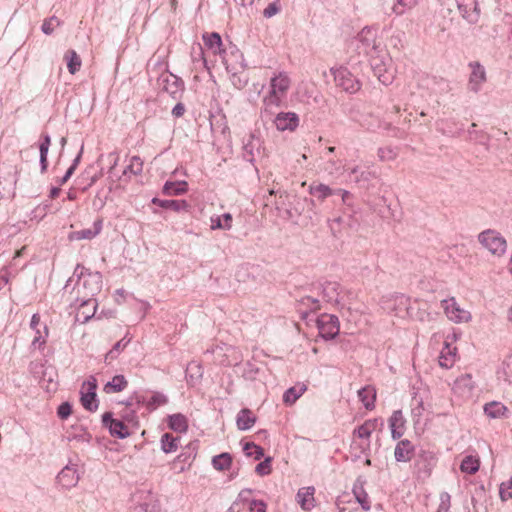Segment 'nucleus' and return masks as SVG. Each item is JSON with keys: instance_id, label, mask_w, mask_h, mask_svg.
<instances>
[{"instance_id": "1", "label": "nucleus", "mask_w": 512, "mask_h": 512, "mask_svg": "<svg viewBox=\"0 0 512 512\" xmlns=\"http://www.w3.org/2000/svg\"><path fill=\"white\" fill-rule=\"evenodd\" d=\"M291 86L289 76L284 72L275 74L269 83V88L263 98V111L272 114L275 108H279L287 97Z\"/></svg>"}, {"instance_id": "2", "label": "nucleus", "mask_w": 512, "mask_h": 512, "mask_svg": "<svg viewBox=\"0 0 512 512\" xmlns=\"http://www.w3.org/2000/svg\"><path fill=\"white\" fill-rule=\"evenodd\" d=\"M481 248L493 258L500 259L505 256L508 248L506 238L496 229H485L477 235Z\"/></svg>"}, {"instance_id": "3", "label": "nucleus", "mask_w": 512, "mask_h": 512, "mask_svg": "<svg viewBox=\"0 0 512 512\" xmlns=\"http://www.w3.org/2000/svg\"><path fill=\"white\" fill-rule=\"evenodd\" d=\"M441 307L446 317L456 324L468 323L472 319L471 312L464 309L454 297L442 300Z\"/></svg>"}, {"instance_id": "4", "label": "nucleus", "mask_w": 512, "mask_h": 512, "mask_svg": "<svg viewBox=\"0 0 512 512\" xmlns=\"http://www.w3.org/2000/svg\"><path fill=\"white\" fill-rule=\"evenodd\" d=\"M337 87L348 93H356L361 88L360 81L345 68H339L333 72Z\"/></svg>"}, {"instance_id": "5", "label": "nucleus", "mask_w": 512, "mask_h": 512, "mask_svg": "<svg viewBox=\"0 0 512 512\" xmlns=\"http://www.w3.org/2000/svg\"><path fill=\"white\" fill-rule=\"evenodd\" d=\"M319 334L325 339H332L339 333L338 318L332 314H321L317 319Z\"/></svg>"}, {"instance_id": "6", "label": "nucleus", "mask_w": 512, "mask_h": 512, "mask_svg": "<svg viewBox=\"0 0 512 512\" xmlns=\"http://www.w3.org/2000/svg\"><path fill=\"white\" fill-rule=\"evenodd\" d=\"M378 420L368 419L362 425L358 426L353 431L354 439H359V447L361 450H367L370 447V437L377 429Z\"/></svg>"}, {"instance_id": "7", "label": "nucleus", "mask_w": 512, "mask_h": 512, "mask_svg": "<svg viewBox=\"0 0 512 512\" xmlns=\"http://www.w3.org/2000/svg\"><path fill=\"white\" fill-rule=\"evenodd\" d=\"M437 458L431 453H423L415 463L417 477L427 479L432 474Z\"/></svg>"}, {"instance_id": "8", "label": "nucleus", "mask_w": 512, "mask_h": 512, "mask_svg": "<svg viewBox=\"0 0 512 512\" xmlns=\"http://www.w3.org/2000/svg\"><path fill=\"white\" fill-rule=\"evenodd\" d=\"M475 389V382L471 374L460 375L453 384V392L460 397H470Z\"/></svg>"}, {"instance_id": "9", "label": "nucleus", "mask_w": 512, "mask_h": 512, "mask_svg": "<svg viewBox=\"0 0 512 512\" xmlns=\"http://www.w3.org/2000/svg\"><path fill=\"white\" fill-rule=\"evenodd\" d=\"M274 123L279 131H294L299 125V118L294 112H282L276 116Z\"/></svg>"}, {"instance_id": "10", "label": "nucleus", "mask_w": 512, "mask_h": 512, "mask_svg": "<svg viewBox=\"0 0 512 512\" xmlns=\"http://www.w3.org/2000/svg\"><path fill=\"white\" fill-rule=\"evenodd\" d=\"M471 74L469 77L468 86L470 90L478 92L481 85L486 81V71L484 67L478 63H470Z\"/></svg>"}, {"instance_id": "11", "label": "nucleus", "mask_w": 512, "mask_h": 512, "mask_svg": "<svg viewBox=\"0 0 512 512\" xmlns=\"http://www.w3.org/2000/svg\"><path fill=\"white\" fill-rule=\"evenodd\" d=\"M458 9L462 16L470 22H476L480 9L476 0H456Z\"/></svg>"}, {"instance_id": "12", "label": "nucleus", "mask_w": 512, "mask_h": 512, "mask_svg": "<svg viewBox=\"0 0 512 512\" xmlns=\"http://www.w3.org/2000/svg\"><path fill=\"white\" fill-rule=\"evenodd\" d=\"M458 359L457 355V347H452L451 343L448 339L444 343V347L442 348L439 355V365L442 368L449 369L452 368Z\"/></svg>"}, {"instance_id": "13", "label": "nucleus", "mask_w": 512, "mask_h": 512, "mask_svg": "<svg viewBox=\"0 0 512 512\" xmlns=\"http://www.w3.org/2000/svg\"><path fill=\"white\" fill-rule=\"evenodd\" d=\"M101 230L102 219H98L94 222L92 228L82 229L79 231H73L69 233L68 239L70 241L91 240L95 238L98 234H100Z\"/></svg>"}, {"instance_id": "14", "label": "nucleus", "mask_w": 512, "mask_h": 512, "mask_svg": "<svg viewBox=\"0 0 512 512\" xmlns=\"http://www.w3.org/2000/svg\"><path fill=\"white\" fill-rule=\"evenodd\" d=\"M389 427L393 439L401 438L406 430V420L400 410H396L389 418Z\"/></svg>"}, {"instance_id": "15", "label": "nucleus", "mask_w": 512, "mask_h": 512, "mask_svg": "<svg viewBox=\"0 0 512 512\" xmlns=\"http://www.w3.org/2000/svg\"><path fill=\"white\" fill-rule=\"evenodd\" d=\"M314 494V487H303L298 490L296 500L303 510L310 511L315 507Z\"/></svg>"}, {"instance_id": "16", "label": "nucleus", "mask_w": 512, "mask_h": 512, "mask_svg": "<svg viewBox=\"0 0 512 512\" xmlns=\"http://www.w3.org/2000/svg\"><path fill=\"white\" fill-rule=\"evenodd\" d=\"M414 451V445L409 440L405 439L397 443L394 450V456L398 462H408L412 459Z\"/></svg>"}, {"instance_id": "17", "label": "nucleus", "mask_w": 512, "mask_h": 512, "mask_svg": "<svg viewBox=\"0 0 512 512\" xmlns=\"http://www.w3.org/2000/svg\"><path fill=\"white\" fill-rule=\"evenodd\" d=\"M205 46L214 54L218 55L224 52L221 36L216 33H204L202 36Z\"/></svg>"}, {"instance_id": "18", "label": "nucleus", "mask_w": 512, "mask_h": 512, "mask_svg": "<svg viewBox=\"0 0 512 512\" xmlns=\"http://www.w3.org/2000/svg\"><path fill=\"white\" fill-rule=\"evenodd\" d=\"M376 396V389L374 386L371 385H367L358 391V397L360 401L362 402L364 407L369 411L375 408Z\"/></svg>"}, {"instance_id": "19", "label": "nucleus", "mask_w": 512, "mask_h": 512, "mask_svg": "<svg viewBox=\"0 0 512 512\" xmlns=\"http://www.w3.org/2000/svg\"><path fill=\"white\" fill-rule=\"evenodd\" d=\"M484 413L492 419L507 417L508 408L501 402L491 401L483 407Z\"/></svg>"}, {"instance_id": "20", "label": "nucleus", "mask_w": 512, "mask_h": 512, "mask_svg": "<svg viewBox=\"0 0 512 512\" xmlns=\"http://www.w3.org/2000/svg\"><path fill=\"white\" fill-rule=\"evenodd\" d=\"M309 193L323 202L326 198L333 195L334 191L328 185L321 182H313L309 185Z\"/></svg>"}, {"instance_id": "21", "label": "nucleus", "mask_w": 512, "mask_h": 512, "mask_svg": "<svg viewBox=\"0 0 512 512\" xmlns=\"http://www.w3.org/2000/svg\"><path fill=\"white\" fill-rule=\"evenodd\" d=\"M167 424L175 432L185 433L188 430V420L181 413L169 415L167 417Z\"/></svg>"}, {"instance_id": "22", "label": "nucleus", "mask_w": 512, "mask_h": 512, "mask_svg": "<svg viewBox=\"0 0 512 512\" xmlns=\"http://www.w3.org/2000/svg\"><path fill=\"white\" fill-rule=\"evenodd\" d=\"M152 203L165 209H171L175 212H179L181 210L188 211L190 207L185 200H162L159 198H153Z\"/></svg>"}, {"instance_id": "23", "label": "nucleus", "mask_w": 512, "mask_h": 512, "mask_svg": "<svg viewBox=\"0 0 512 512\" xmlns=\"http://www.w3.org/2000/svg\"><path fill=\"white\" fill-rule=\"evenodd\" d=\"M128 386V381L123 375H116L111 381L107 382L103 391L106 394L118 393L123 391Z\"/></svg>"}, {"instance_id": "24", "label": "nucleus", "mask_w": 512, "mask_h": 512, "mask_svg": "<svg viewBox=\"0 0 512 512\" xmlns=\"http://www.w3.org/2000/svg\"><path fill=\"white\" fill-rule=\"evenodd\" d=\"M307 390V386L303 383H298L289 388L283 395V402L286 405H293Z\"/></svg>"}, {"instance_id": "25", "label": "nucleus", "mask_w": 512, "mask_h": 512, "mask_svg": "<svg viewBox=\"0 0 512 512\" xmlns=\"http://www.w3.org/2000/svg\"><path fill=\"white\" fill-rule=\"evenodd\" d=\"M256 422V416L249 409H242L236 419L237 427L240 430L250 429Z\"/></svg>"}, {"instance_id": "26", "label": "nucleus", "mask_w": 512, "mask_h": 512, "mask_svg": "<svg viewBox=\"0 0 512 512\" xmlns=\"http://www.w3.org/2000/svg\"><path fill=\"white\" fill-rule=\"evenodd\" d=\"M180 438L175 437L170 433H164L161 437V449L164 453H173L179 447Z\"/></svg>"}, {"instance_id": "27", "label": "nucleus", "mask_w": 512, "mask_h": 512, "mask_svg": "<svg viewBox=\"0 0 512 512\" xmlns=\"http://www.w3.org/2000/svg\"><path fill=\"white\" fill-rule=\"evenodd\" d=\"M188 190L186 181L166 182L163 187V193L168 196L181 195Z\"/></svg>"}, {"instance_id": "28", "label": "nucleus", "mask_w": 512, "mask_h": 512, "mask_svg": "<svg viewBox=\"0 0 512 512\" xmlns=\"http://www.w3.org/2000/svg\"><path fill=\"white\" fill-rule=\"evenodd\" d=\"M64 60L66 61L67 68L71 74H75L80 70L82 61L75 50H68L64 55Z\"/></svg>"}, {"instance_id": "29", "label": "nucleus", "mask_w": 512, "mask_h": 512, "mask_svg": "<svg viewBox=\"0 0 512 512\" xmlns=\"http://www.w3.org/2000/svg\"><path fill=\"white\" fill-rule=\"evenodd\" d=\"M479 467H480L479 458L476 456L469 455V456H466L462 460L461 465H460V470L463 473L475 474L479 470Z\"/></svg>"}, {"instance_id": "30", "label": "nucleus", "mask_w": 512, "mask_h": 512, "mask_svg": "<svg viewBox=\"0 0 512 512\" xmlns=\"http://www.w3.org/2000/svg\"><path fill=\"white\" fill-rule=\"evenodd\" d=\"M232 458L229 453L219 454L212 459V465L216 470L225 471L230 468Z\"/></svg>"}, {"instance_id": "31", "label": "nucleus", "mask_w": 512, "mask_h": 512, "mask_svg": "<svg viewBox=\"0 0 512 512\" xmlns=\"http://www.w3.org/2000/svg\"><path fill=\"white\" fill-rule=\"evenodd\" d=\"M40 323V315L34 314L31 318L30 327L36 331V336L33 340V343L40 342V345L45 344L46 337L48 336L49 330L46 326H44V336H42L41 332L37 329V326Z\"/></svg>"}, {"instance_id": "32", "label": "nucleus", "mask_w": 512, "mask_h": 512, "mask_svg": "<svg viewBox=\"0 0 512 512\" xmlns=\"http://www.w3.org/2000/svg\"><path fill=\"white\" fill-rule=\"evenodd\" d=\"M109 430L112 435L125 438L129 435L127 426L120 420L110 419Z\"/></svg>"}, {"instance_id": "33", "label": "nucleus", "mask_w": 512, "mask_h": 512, "mask_svg": "<svg viewBox=\"0 0 512 512\" xmlns=\"http://www.w3.org/2000/svg\"><path fill=\"white\" fill-rule=\"evenodd\" d=\"M50 145H51L50 137L48 135L43 136L42 141L39 146L40 162H41L42 170H45L48 165L47 155H48Z\"/></svg>"}, {"instance_id": "34", "label": "nucleus", "mask_w": 512, "mask_h": 512, "mask_svg": "<svg viewBox=\"0 0 512 512\" xmlns=\"http://www.w3.org/2000/svg\"><path fill=\"white\" fill-rule=\"evenodd\" d=\"M211 222L212 229H230L232 227V216L226 213L221 217L211 218Z\"/></svg>"}, {"instance_id": "35", "label": "nucleus", "mask_w": 512, "mask_h": 512, "mask_svg": "<svg viewBox=\"0 0 512 512\" xmlns=\"http://www.w3.org/2000/svg\"><path fill=\"white\" fill-rule=\"evenodd\" d=\"M96 302L95 300L93 299H89L87 301H85L81 307L79 308V314H82L83 316V319L85 321L89 320L91 317H93V315L95 314V311H96Z\"/></svg>"}, {"instance_id": "36", "label": "nucleus", "mask_w": 512, "mask_h": 512, "mask_svg": "<svg viewBox=\"0 0 512 512\" xmlns=\"http://www.w3.org/2000/svg\"><path fill=\"white\" fill-rule=\"evenodd\" d=\"M417 5V0H397L392 10L396 15H402L407 9H412Z\"/></svg>"}, {"instance_id": "37", "label": "nucleus", "mask_w": 512, "mask_h": 512, "mask_svg": "<svg viewBox=\"0 0 512 512\" xmlns=\"http://www.w3.org/2000/svg\"><path fill=\"white\" fill-rule=\"evenodd\" d=\"M97 380L95 377L90 376L83 382L81 387V395H96Z\"/></svg>"}, {"instance_id": "38", "label": "nucleus", "mask_w": 512, "mask_h": 512, "mask_svg": "<svg viewBox=\"0 0 512 512\" xmlns=\"http://www.w3.org/2000/svg\"><path fill=\"white\" fill-rule=\"evenodd\" d=\"M167 403V397L162 393H154L147 401V407L149 409H156L157 407Z\"/></svg>"}, {"instance_id": "39", "label": "nucleus", "mask_w": 512, "mask_h": 512, "mask_svg": "<svg viewBox=\"0 0 512 512\" xmlns=\"http://www.w3.org/2000/svg\"><path fill=\"white\" fill-rule=\"evenodd\" d=\"M61 24V21L56 17L52 16L46 20H44L42 24V31L49 35L55 31L57 27H59Z\"/></svg>"}, {"instance_id": "40", "label": "nucleus", "mask_w": 512, "mask_h": 512, "mask_svg": "<svg viewBox=\"0 0 512 512\" xmlns=\"http://www.w3.org/2000/svg\"><path fill=\"white\" fill-rule=\"evenodd\" d=\"M143 170V161L141 160V158L139 156H133L131 159H130V163L129 165L127 166V169L124 171V173L126 172H130L132 174H140Z\"/></svg>"}, {"instance_id": "41", "label": "nucleus", "mask_w": 512, "mask_h": 512, "mask_svg": "<svg viewBox=\"0 0 512 512\" xmlns=\"http://www.w3.org/2000/svg\"><path fill=\"white\" fill-rule=\"evenodd\" d=\"M244 451L247 456L253 457L255 460L260 459L264 454L263 449L254 443H246Z\"/></svg>"}, {"instance_id": "42", "label": "nucleus", "mask_w": 512, "mask_h": 512, "mask_svg": "<svg viewBox=\"0 0 512 512\" xmlns=\"http://www.w3.org/2000/svg\"><path fill=\"white\" fill-rule=\"evenodd\" d=\"M499 495L502 501L512 499V477L508 481L501 483Z\"/></svg>"}, {"instance_id": "43", "label": "nucleus", "mask_w": 512, "mask_h": 512, "mask_svg": "<svg viewBox=\"0 0 512 512\" xmlns=\"http://www.w3.org/2000/svg\"><path fill=\"white\" fill-rule=\"evenodd\" d=\"M81 403L89 411H95L98 408L96 395H81Z\"/></svg>"}, {"instance_id": "44", "label": "nucleus", "mask_w": 512, "mask_h": 512, "mask_svg": "<svg viewBox=\"0 0 512 512\" xmlns=\"http://www.w3.org/2000/svg\"><path fill=\"white\" fill-rule=\"evenodd\" d=\"M255 470L261 476L269 474L271 472L270 460L266 459V460L260 462L259 464H257Z\"/></svg>"}, {"instance_id": "45", "label": "nucleus", "mask_w": 512, "mask_h": 512, "mask_svg": "<svg viewBox=\"0 0 512 512\" xmlns=\"http://www.w3.org/2000/svg\"><path fill=\"white\" fill-rule=\"evenodd\" d=\"M72 413V408H71V405L67 402L65 403H62L59 407H58V411H57V414L58 416L61 418V419H66L68 418Z\"/></svg>"}, {"instance_id": "46", "label": "nucleus", "mask_w": 512, "mask_h": 512, "mask_svg": "<svg viewBox=\"0 0 512 512\" xmlns=\"http://www.w3.org/2000/svg\"><path fill=\"white\" fill-rule=\"evenodd\" d=\"M450 495L447 493L442 494L441 496V504L439 506L438 512H448L450 508Z\"/></svg>"}, {"instance_id": "47", "label": "nucleus", "mask_w": 512, "mask_h": 512, "mask_svg": "<svg viewBox=\"0 0 512 512\" xmlns=\"http://www.w3.org/2000/svg\"><path fill=\"white\" fill-rule=\"evenodd\" d=\"M249 512H266V504L263 501H252Z\"/></svg>"}, {"instance_id": "48", "label": "nucleus", "mask_w": 512, "mask_h": 512, "mask_svg": "<svg viewBox=\"0 0 512 512\" xmlns=\"http://www.w3.org/2000/svg\"><path fill=\"white\" fill-rule=\"evenodd\" d=\"M356 498L364 510L370 509V501H369L368 495L366 493L357 494Z\"/></svg>"}, {"instance_id": "49", "label": "nucleus", "mask_w": 512, "mask_h": 512, "mask_svg": "<svg viewBox=\"0 0 512 512\" xmlns=\"http://www.w3.org/2000/svg\"><path fill=\"white\" fill-rule=\"evenodd\" d=\"M279 11L277 5L275 3H271L269 4L265 9H264V16L267 17V18H270L272 16H274L275 14H277Z\"/></svg>"}, {"instance_id": "50", "label": "nucleus", "mask_w": 512, "mask_h": 512, "mask_svg": "<svg viewBox=\"0 0 512 512\" xmlns=\"http://www.w3.org/2000/svg\"><path fill=\"white\" fill-rule=\"evenodd\" d=\"M185 113V106L182 103H178L172 110V114L175 117H181Z\"/></svg>"}, {"instance_id": "51", "label": "nucleus", "mask_w": 512, "mask_h": 512, "mask_svg": "<svg viewBox=\"0 0 512 512\" xmlns=\"http://www.w3.org/2000/svg\"><path fill=\"white\" fill-rule=\"evenodd\" d=\"M70 473H72V470H71V469H69V468H65V469H63V470L59 473V475H58V479H59V481H60V482H63V481H64V479H65L67 476H69V474H70Z\"/></svg>"}, {"instance_id": "52", "label": "nucleus", "mask_w": 512, "mask_h": 512, "mask_svg": "<svg viewBox=\"0 0 512 512\" xmlns=\"http://www.w3.org/2000/svg\"><path fill=\"white\" fill-rule=\"evenodd\" d=\"M378 79L380 82H382L383 84L385 85H388L391 83L392 81V76L390 75H381V74H378Z\"/></svg>"}, {"instance_id": "53", "label": "nucleus", "mask_w": 512, "mask_h": 512, "mask_svg": "<svg viewBox=\"0 0 512 512\" xmlns=\"http://www.w3.org/2000/svg\"><path fill=\"white\" fill-rule=\"evenodd\" d=\"M73 172H74V167H73V166H71V167L67 170V172H66V174L64 175V177L61 179L60 184H64V183H66V182L68 181V179L71 177V175L73 174Z\"/></svg>"}, {"instance_id": "54", "label": "nucleus", "mask_w": 512, "mask_h": 512, "mask_svg": "<svg viewBox=\"0 0 512 512\" xmlns=\"http://www.w3.org/2000/svg\"><path fill=\"white\" fill-rule=\"evenodd\" d=\"M67 199L70 201H74L77 199V192L75 189H70L67 193Z\"/></svg>"}, {"instance_id": "55", "label": "nucleus", "mask_w": 512, "mask_h": 512, "mask_svg": "<svg viewBox=\"0 0 512 512\" xmlns=\"http://www.w3.org/2000/svg\"><path fill=\"white\" fill-rule=\"evenodd\" d=\"M187 460V457L184 456V454L178 455L172 462V465L176 467L177 463L179 462H185Z\"/></svg>"}, {"instance_id": "56", "label": "nucleus", "mask_w": 512, "mask_h": 512, "mask_svg": "<svg viewBox=\"0 0 512 512\" xmlns=\"http://www.w3.org/2000/svg\"><path fill=\"white\" fill-rule=\"evenodd\" d=\"M338 192L341 193L342 201L345 203L350 197V192L344 189H339Z\"/></svg>"}, {"instance_id": "57", "label": "nucleus", "mask_w": 512, "mask_h": 512, "mask_svg": "<svg viewBox=\"0 0 512 512\" xmlns=\"http://www.w3.org/2000/svg\"><path fill=\"white\" fill-rule=\"evenodd\" d=\"M60 192H61V189H60V188H58V187H54V188H52V189H51V191H50V196H51V198H56V197H58V196H59V194H60Z\"/></svg>"}, {"instance_id": "58", "label": "nucleus", "mask_w": 512, "mask_h": 512, "mask_svg": "<svg viewBox=\"0 0 512 512\" xmlns=\"http://www.w3.org/2000/svg\"><path fill=\"white\" fill-rule=\"evenodd\" d=\"M110 419H113L110 413H105L103 415V423L106 425H110Z\"/></svg>"}, {"instance_id": "59", "label": "nucleus", "mask_w": 512, "mask_h": 512, "mask_svg": "<svg viewBox=\"0 0 512 512\" xmlns=\"http://www.w3.org/2000/svg\"><path fill=\"white\" fill-rule=\"evenodd\" d=\"M26 247L23 246L21 249L17 250L14 254V259L15 258H18V257H21L25 251Z\"/></svg>"}, {"instance_id": "60", "label": "nucleus", "mask_w": 512, "mask_h": 512, "mask_svg": "<svg viewBox=\"0 0 512 512\" xmlns=\"http://www.w3.org/2000/svg\"><path fill=\"white\" fill-rule=\"evenodd\" d=\"M508 321L512 324V307L508 311Z\"/></svg>"}, {"instance_id": "61", "label": "nucleus", "mask_w": 512, "mask_h": 512, "mask_svg": "<svg viewBox=\"0 0 512 512\" xmlns=\"http://www.w3.org/2000/svg\"><path fill=\"white\" fill-rule=\"evenodd\" d=\"M254 0H241L242 5H245L246 3H252Z\"/></svg>"}, {"instance_id": "62", "label": "nucleus", "mask_w": 512, "mask_h": 512, "mask_svg": "<svg viewBox=\"0 0 512 512\" xmlns=\"http://www.w3.org/2000/svg\"><path fill=\"white\" fill-rule=\"evenodd\" d=\"M334 150H335V147L331 146V147L328 148V151L331 152V153L334 152Z\"/></svg>"}, {"instance_id": "63", "label": "nucleus", "mask_w": 512, "mask_h": 512, "mask_svg": "<svg viewBox=\"0 0 512 512\" xmlns=\"http://www.w3.org/2000/svg\"><path fill=\"white\" fill-rule=\"evenodd\" d=\"M120 348V342H118L115 346H114V349L118 350Z\"/></svg>"}, {"instance_id": "64", "label": "nucleus", "mask_w": 512, "mask_h": 512, "mask_svg": "<svg viewBox=\"0 0 512 512\" xmlns=\"http://www.w3.org/2000/svg\"><path fill=\"white\" fill-rule=\"evenodd\" d=\"M510 272L512 273V254H511V259H510Z\"/></svg>"}]
</instances>
